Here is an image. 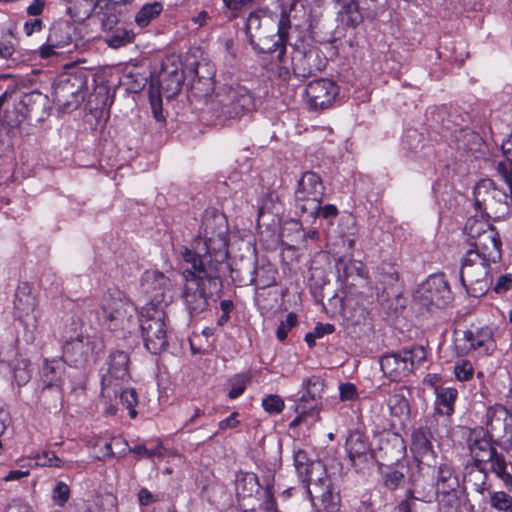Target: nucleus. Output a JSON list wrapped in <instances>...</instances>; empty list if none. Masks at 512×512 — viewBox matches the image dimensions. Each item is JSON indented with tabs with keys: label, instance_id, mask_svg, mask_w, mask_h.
Here are the masks:
<instances>
[{
	"label": "nucleus",
	"instance_id": "obj_50",
	"mask_svg": "<svg viewBox=\"0 0 512 512\" xmlns=\"http://www.w3.org/2000/svg\"><path fill=\"white\" fill-rule=\"evenodd\" d=\"M249 381L250 376L248 374H237L231 378L229 380L231 389L228 392V398L233 400L241 396L245 392Z\"/></svg>",
	"mask_w": 512,
	"mask_h": 512
},
{
	"label": "nucleus",
	"instance_id": "obj_58",
	"mask_svg": "<svg viewBox=\"0 0 512 512\" xmlns=\"http://www.w3.org/2000/svg\"><path fill=\"white\" fill-rule=\"evenodd\" d=\"M69 498L70 487L62 481L57 482L52 490V499L54 503L63 507L68 502Z\"/></svg>",
	"mask_w": 512,
	"mask_h": 512
},
{
	"label": "nucleus",
	"instance_id": "obj_21",
	"mask_svg": "<svg viewBox=\"0 0 512 512\" xmlns=\"http://www.w3.org/2000/svg\"><path fill=\"white\" fill-rule=\"evenodd\" d=\"M466 253H477L482 258L497 262L501 258V240L495 228L487 230L477 241L470 242Z\"/></svg>",
	"mask_w": 512,
	"mask_h": 512
},
{
	"label": "nucleus",
	"instance_id": "obj_24",
	"mask_svg": "<svg viewBox=\"0 0 512 512\" xmlns=\"http://www.w3.org/2000/svg\"><path fill=\"white\" fill-rule=\"evenodd\" d=\"M345 446L352 466L355 468L369 466V447L362 433L359 431L350 432Z\"/></svg>",
	"mask_w": 512,
	"mask_h": 512
},
{
	"label": "nucleus",
	"instance_id": "obj_60",
	"mask_svg": "<svg viewBox=\"0 0 512 512\" xmlns=\"http://www.w3.org/2000/svg\"><path fill=\"white\" fill-rule=\"evenodd\" d=\"M298 323L297 315L293 312H290L286 315L285 321H282L277 330H276V337L279 341H284L289 331L295 327Z\"/></svg>",
	"mask_w": 512,
	"mask_h": 512
},
{
	"label": "nucleus",
	"instance_id": "obj_30",
	"mask_svg": "<svg viewBox=\"0 0 512 512\" xmlns=\"http://www.w3.org/2000/svg\"><path fill=\"white\" fill-rule=\"evenodd\" d=\"M432 433L427 427H420L412 433V451L421 458V461L434 458Z\"/></svg>",
	"mask_w": 512,
	"mask_h": 512
},
{
	"label": "nucleus",
	"instance_id": "obj_14",
	"mask_svg": "<svg viewBox=\"0 0 512 512\" xmlns=\"http://www.w3.org/2000/svg\"><path fill=\"white\" fill-rule=\"evenodd\" d=\"M87 82L82 74L68 75L55 85L53 96L58 105L65 109H75L84 100Z\"/></svg>",
	"mask_w": 512,
	"mask_h": 512
},
{
	"label": "nucleus",
	"instance_id": "obj_5",
	"mask_svg": "<svg viewBox=\"0 0 512 512\" xmlns=\"http://www.w3.org/2000/svg\"><path fill=\"white\" fill-rule=\"evenodd\" d=\"M219 97L214 110L220 119H240L256 110L253 92L240 83L225 85Z\"/></svg>",
	"mask_w": 512,
	"mask_h": 512
},
{
	"label": "nucleus",
	"instance_id": "obj_13",
	"mask_svg": "<svg viewBox=\"0 0 512 512\" xmlns=\"http://www.w3.org/2000/svg\"><path fill=\"white\" fill-rule=\"evenodd\" d=\"M48 104L46 95L38 91L24 94L14 104L13 110L5 111V121L9 127H17L27 118L40 120L43 117L45 108Z\"/></svg>",
	"mask_w": 512,
	"mask_h": 512
},
{
	"label": "nucleus",
	"instance_id": "obj_39",
	"mask_svg": "<svg viewBox=\"0 0 512 512\" xmlns=\"http://www.w3.org/2000/svg\"><path fill=\"white\" fill-rule=\"evenodd\" d=\"M319 463H314L306 451L299 449L294 453V466L301 482L318 474Z\"/></svg>",
	"mask_w": 512,
	"mask_h": 512
},
{
	"label": "nucleus",
	"instance_id": "obj_17",
	"mask_svg": "<svg viewBox=\"0 0 512 512\" xmlns=\"http://www.w3.org/2000/svg\"><path fill=\"white\" fill-rule=\"evenodd\" d=\"M483 423L490 437H502L505 443L512 446V414L504 405L489 406Z\"/></svg>",
	"mask_w": 512,
	"mask_h": 512
},
{
	"label": "nucleus",
	"instance_id": "obj_23",
	"mask_svg": "<svg viewBox=\"0 0 512 512\" xmlns=\"http://www.w3.org/2000/svg\"><path fill=\"white\" fill-rule=\"evenodd\" d=\"M65 362L62 359H45L40 372L43 389L61 391L64 384Z\"/></svg>",
	"mask_w": 512,
	"mask_h": 512
},
{
	"label": "nucleus",
	"instance_id": "obj_44",
	"mask_svg": "<svg viewBox=\"0 0 512 512\" xmlns=\"http://www.w3.org/2000/svg\"><path fill=\"white\" fill-rule=\"evenodd\" d=\"M91 343L90 337L62 343L63 354L73 361H78L88 354Z\"/></svg>",
	"mask_w": 512,
	"mask_h": 512
},
{
	"label": "nucleus",
	"instance_id": "obj_47",
	"mask_svg": "<svg viewBox=\"0 0 512 512\" xmlns=\"http://www.w3.org/2000/svg\"><path fill=\"white\" fill-rule=\"evenodd\" d=\"M339 214L338 208L334 204H326L324 206H321V203H317L315 205L314 209L312 210H304L299 215L301 217L307 216V218L315 220L318 217H321L323 219H326L332 223V220H334Z\"/></svg>",
	"mask_w": 512,
	"mask_h": 512
},
{
	"label": "nucleus",
	"instance_id": "obj_25",
	"mask_svg": "<svg viewBox=\"0 0 512 512\" xmlns=\"http://www.w3.org/2000/svg\"><path fill=\"white\" fill-rule=\"evenodd\" d=\"M469 451L473 464L480 469H487L491 460L499 453L491 441L485 437L471 439Z\"/></svg>",
	"mask_w": 512,
	"mask_h": 512
},
{
	"label": "nucleus",
	"instance_id": "obj_56",
	"mask_svg": "<svg viewBox=\"0 0 512 512\" xmlns=\"http://www.w3.org/2000/svg\"><path fill=\"white\" fill-rule=\"evenodd\" d=\"M262 407L269 414H279L283 411L285 404L279 395L270 394L263 398Z\"/></svg>",
	"mask_w": 512,
	"mask_h": 512
},
{
	"label": "nucleus",
	"instance_id": "obj_55",
	"mask_svg": "<svg viewBox=\"0 0 512 512\" xmlns=\"http://www.w3.org/2000/svg\"><path fill=\"white\" fill-rule=\"evenodd\" d=\"M257 271L259 272V274H258L257 280L254 282V284H256L259 288L264 289V288L270 287L275 284L276 270H274L270 267H265V266L258 267L257 266Z\"/></svg>",
	"mask_w": 512,
	"mask_h": 512
},
{
	"label": "nucleus",
	"instance_id": "obj_45",
	"mask_svg": "<svg viewBox=\"0 0 512 512\" xmlns=\"http://www.w3.org/2000/svg\"><path fill=\"white\" fill-rule=\"evenodd\" d=\"M243 512H278L276 501L273 496V490L270 485L264 490V500L261 501L258 506L251 505L249 502H243L240 504Z\"/></svg>",
	"mask_w": 512,
	"mask_h": 512
},
{
	"label": "nucleus",
	"instance_id": "obj_61",
	"mask_svg": "<svg viewBox=\"0 0 512 512\" xmlns=\"http://www.w3.org/2000/svg\"><path fill=\"white\" fill-rule=\"evenodd\" d=\"M404 470H406V467L400 465L398 469L386 472V487L395 489L405 484L406 478Z\"/></svg>",
	"mask_w": 512,
	"mask_h": 512
},
{
	"label": "nucleus",
	"instance_id": "obj_52",
	"mask_svg": "<svg viewBox=\"0 0 512 512\" xmlns=\"http://www.w3.org/2000/svg\"><path fill=\"white\" fill-rule=\"evenodd\" d=\"M490 505L500 511L512 512V496L503 491L491 493Z\"/></svg>",
	"mask_w": 512,
	"mask_h": 512
},
{
	"label": "nucleus",
	"instance_id": "obj_37",
	"mask_svg": "<svg viewBox=\"0 0 512 512\" xmlns=\"http://www.w3.org/2000/svg\"><path fill=\"white\" fill-rule=\"evenodd\" d=\"M206 75L200 74L199 77H194L191 80L190 89L196 97H207L211 95L215 89V69H207Z\"/></svg>",
	"mask_w": 512,
	"mask_h": 512
},
{
	"label": "nucleus",
	"instance_id": "obj_12",
	"mask_svg": "<svg viewBox=\"0 0 512 512\" xmlns=\"http://www.w3.org/2000/svg\"><path fill=\"white\" fill-rule=\"evenodd\" d=\"M407 395H409V390L405 386H400L394 389L388 399V406L392 417L390 426L393 432L391 433V438H388L387 441H393L394 445L400 448L402 454L405 452L406 447L399 433L404 429L410 418V405Z\"/></svg>",
	"mask_w": 512,
	"mask_h": 512
},
{
	"label": "nucleus",
	"instance_id": "obj_9",
	"mask_svg": "<svg viewBox=\"0 0 512 512\" xmlns=\"http://www.w3.org/2000/svg\"><path fill=\"white\" fill-rule=\"evenodd\" d=\"M404 290V282L400 280L399 272L393 264L386 271V322L397 329L404 327L406 318L408 299L404 296Z\"/></svg>",
	"mask_w": 512,
	"mask_h": 512
},
{
	"label": "nucleus",
	"instance_id": "obj_54",
	"mask_svg": "<svg viewBox=\"0 0 512 512\" xmlns=\"http://www.w3.org/2000/svg\"><path fill=\"white\" fill-rule=\"evenodd\" d=\"M226 16L232 20L239 17L252 0H222Z\"/></svg>",
	"mask_w": 512,
	"mask_h": 512
},
{
	"label": "nucleus",
	"instance_id": "obj_15",
	"mask_svg": "<svg viewBox=\"0 0 512 512\" xmlns=\"http://www.w3.org/2000/svg\"><path fill=\"white\" fill-rule=\"evenodd\" d=\"M185 80L183 69L173 57H167L162 62V68L157 78L152 80L154 92L159 91L161 96L171 99L178 95Z\"/></svg>",
	"mask_w": 512,
	"mask_h": 512
},
{
	"label": "nucleus",
	"instance_id": "obj_8",
	"mask_svg": "<svg viewBox=\"0 0 512 512\" xmlns=\"http://www.w3.org/2000/svg\"><path fill=\"white\" fill-rule=\"evenodd\" d=\"M476 207L494 220L504 219L510 214L512 205L511 193L496 187L491 179L480 180L474 188Z\"/></svg>",
	"mask_w": 512,
	"mask_h": 512
},
{
	"label": "nucleus",
	"instance_id": "obj_42",
	"mask_svg": "<svg viewBox=\"0 0 512 512\" xmlns=\"http://www.w3.org/2000/svg\"><path fill=\"white\" fill-rule=\"evenodd\" d=\"M487 469H480L471 465L467 467V472L464 475V483L466 488H470L479 494H483L488 489L487 487Z\"/></svg>",
	"mask_w": 512,
	"mask_h": 512
},
{
	"label": "nucleus",
	"instance_id": "obj_57",
	"mask_svg": "<svg viewBox=\"0 0 512 512\" xmlns=\"http://www.w3.org/2000/svg\"><path fill=\"white\" fill-rule=\"evenodd\" d=\"M36 465L43 467H57L63 466V461L56 456L53 451L44 450L35 456Z\"/></svg>",
	"mask_w": 512,
	"mask_h": 512
},
{
	"label": "nucleus",
	"instance_id": "obj_27",
	"mask_svg": "<svg viewBox=\"0 0 512 512\" xmlns=\"http://www.w3.org/2000/svg\"><path fill=\"white\" fill-rule=\"evenodd\" d=\"M291 19L289 12L282 9L277 21V31L275 38L271 42V53L278 52L277 61L283 63V57L286 56V47L290 38Z\"/></svg>",
	"mask_w": 512,
	"mask_h": 512
},
{
	"label": "nucleus",
	"instance_id": "obj_26",
	"mask_svg": "<svg viewBox=\"0 0 512 512\" xmlns=\"http://www.w3.org/2000/svg\"><path fill=\"white\" fill-rule=\"evenodd\" d=\"M15 314L19 319L34 312L38 306L37 295L28 282L18 284L13 301Z\"/></svg>",
	"mask_w": 512,
	"mask_h": 512
},
{
	"label": "nucleus",
	"instance_id": "obj_6",
	"mask_svg": "<svg viewBox=\"0 0 512 512\" xmlns=\"http://www.w3.org/2000/svg\"><path fill=\"white\" fill-rule=\"evenodd\" d=\"M491 262L493 261L482 258L477 253H466L463 257L460 281L470 296L478 298L489 290L492 284Z\"/></svg>",
	"mask_w": 512,
	"mask_h": 512
},
{
	"label": "nucleus",
	"instance_id": "obj_32",
	"mask_svg": "<svg viewBox=\"0 0 512 512\" xmlns=\"http://www.w3.org/2000/svg\"><path fill=\"white\" fill-rule=\"evenodd\" d=\"M73 25L65 20L57 21L52 24L48 33V42L50 46L62 48L72 43Z\"/></svg>",
	"mask_w": 512,
	"mask_h": 512
},
{
	"label": "nucleus",
	"instance_id": "obj_46",
	"mask_svg": "<svg viewBox=\"0 0 512 512\" xmlns=\"http://www.w3.org/2000/svg\"><path fill=\"white\" fill-rule=\"evenodd\" d=\"M458 486V480L454 474L452 467L447 464H441L438 467L437 474V487L438 489L443 490V492H447L448 490H455Z\"/></svg>",
	"mask_w": 512,
	"mask_h": 512
},
{
	"label": "nucleus",
	"instance_id": "obj_41",
	"mask_svg": "<svg viewBox=\"0 0 512 512\" xmlns=\"http://www.w3.org/2000/svg\"><path fill=\"white\" fill-rule=\"evenodd\" d=\"M164 10L162 2L154 1L145 3L135 14L134 22L140 28H145L157 19Z\"/></svg>",
	"mask_w": 512,
	"mask_h": 512
},
{
	"label": "nucleus",
	"instance_id": "obj_43",
	"mask_svg": "<svg viewBox=\"0 0 512 512\" xmlns=\"http://www.w3.org/2000/svg\"><path fill=\"white\" fill-rule=\"evenodd\" d=\"M87 337L90 336L85 333L83 321L76 317H71L67 320L60 335L62 343L78 339H86Z\"/></svg>",
	"mask_w": 512,
	"mask_h": 512
},
{
	"label": "nucleus",
	"instance_id": "obj_53",
	"mask_svg": "<svg viewBox=\"0 0 512 512\" xmlns=\"http://www.w3.org/2000/svg\"><path fill=\"white\" fill-rule=\"evenodd\" d=\"M382 435L375 434L369 447V465L376 464L378 469H382Z\"/></svg>",
	"mask_w": 512,
	"mask_h": 512
},
{
	"label": "nucleus",
	"instance_id": "obj_2",
	"mask_svg": "<svg viewBox=\"0 0 512 512\" xmlns=\"http://www.w3.org/2000/svg\"><path fill=\"white\" fill-rule=\"evenodd\" d=\"M99 318L102 324L111 332L125 338L138 326L140 313L129 300L121 297L118 292L104 294L101 299Z\"/></svg>",
	"mask_w": 512,
	"mask_h": 512
},
{
	"label": "nucleus",
	"instance_id": "obj_3",
	"mask_svg": "<svg viewBox=\"0 0 512 512\" xmlns=\"http://www.w3.org/2000/svg\"><path fill=\"white\" fill-rule=\"evenodd\" d=\"M291 48L290 63H287L285 56L283 63L278 62L280 77L286 79L293 73L297 78H308L326 68L328 59L319 47L299 39Z\"/></svg>",
	"mask_w": 512,
	"mask_h": 512
},
{
	"label": "nucleus",
	"instance_id": "obj_36",
	"mask_svg": "<svg viewBox=\"0 0 512 512\" xmlns=\"http://www.w3.org/2000/svg\"><path fill=\"white\" fill-rule=\"evenodd\" d=\"M103 1L105 4H100V6H98L99 11H96L95 14L101 23L102 29L110 31L118 24L121 12L118 3L114 1Z\"/></svg>",
	"mask_w": 512,
	"mask_h": 512
},
{
	"label": "nucleus",
	"instance_id": "obj_62",
	"mask_svg": "<svg viewBox=\"0 0 512 512\" xmlns=\"http://www.w3.org/2000/svg\"><path fill=\"white\" fill-rule=\"evenodd\" d=\"M149 100L152 112L157 121L163 120L162 115V96L159 91L154 92V84L150 83L149 86Z\"/></svg>",
	"mask_w": 512,
	"mask_h": 512
},
{
	"label": "nucleus",
	"instance_id": "obj_29",
	"mask_svg": "<svg viewBox=\"0 0 512 512\" xmlns=\"http://www.w3.org/2000/svg\"><path fill=\"white\" fill-rule=\"evenodd\" d=\"M302 483L313 505L314 502L320 500L333 488L331 478L326 474L321 465H318V474Z\"/></svg>",
	"mask_w": 512,
	"mask_h": 512
},
{
	"label": "nucleus",
	"instance_id": "obj_40",
	"mask_svg": "<svg viewBox=\"0 0 512 512\" xmlns=\"http://www.w3.org/2000/svg\"><path fill=\"white\" fill-rule=\"evenodd\" d=\"M436 392V405L439 413L450 416L454 413V405L458 398V391L452 387H438Z\"/></svg>",
	"mask_w": 512,
	"mask_h": 512
},
{
	"label": "nucleus",
	"instance_id": "obj_35",
	"mask_svg": "<svg viewBox=\"0 0 512 512\" xmlns=\"http://www.w3.org/2000/svg\"><path fill=\"white\" fill-rule=\"evenodd\" d=\"M261 485L259 478L255 473L247 472L237 481V497L239 505L243 502H248L254 493L258 494Z\"/></svg>",
	"mask_w": 512,
	"mask_h": 512
},
{
	"label": "nucleus",
	"instance_id": "obj_10",
	"mask_svg": "<svg viewBox=\"0 0 512 512\" xmlns=\"http://www.w3.org/2000/svg\"><path fill=\"white\" fill-rule=\"evenodd\" d=\"M414 299L427 311H434L447 307L453 294L444 274H433L417 287Z\"/></svg>",
	"mask_w": 512,
	"mask_h": 512
},
{
	"label": "nucleus",
	"instance_id": "obj_19",
	"mask_svg": "<svg viewBox=\"0 0 512 512\" xmlns=\"http://www.w3.org/2000/svg\"><path fill=\"white\" fill-rule=\"evenodd\" d=\"M130 358L127 352L122 350L112 351L107 360V373L101 379V394L112 387L114 381H127L130 378L129 374Z\"/></svg>",
	"mask_w": 512,
	"mask_h": 512
},
{
	"label": "nucleus",
	"instance_id": "obj_34",
	"mask_svg": "<svg viewBox=\"0 0 512 512\" xmlns=\"http://www.w3.org/2000/svg\"><path fill=\"white\" fill-rule=\"evenodd\" d=\"M341 5L338 13L341 23L345 28H356L363 20L356 0H335Z\"/></svg>",
	"mask_w": 512,
	"mask_h": 512
},
{
	"label": "nucleus",
	"instance_id": "obj_28",
	"mask_svg": "<svg viewBox=\"0 0 512 512\" xmlns=\"http://www.w3.org/2000/svg\"><path fill=\"white\" fill-rule=\"evenodd\" d=\"M464 340L468 349L479 354H487L494 347L493 332L488 326L464 332Z\"/></svg>",
	"mask_w": 512,
	"mask_h": 512
},
{
	"label": "nucleus",
	"instance_id": "obj_16",
	"mask_svg": "<svg viewBox=\"0 0 512 512\" xmlns=\"http://www.w3.org/2000/svg\"><path fill=\"white\" fill-rule=\"evenodd\" d=\"M142 287L149 296V302L144 307L164 309L171 301V280L160 271H145L142 277Z\"/></svg>",
	"mask_w": 512,
	"mask_h": 512
},
{
	"label": "nucleus",
	"instance_id": "obj_22",
	"mask_svg": "<svg viewBox=\"0 0 512 512\" xmlns=\"http://www.w3.org/2000/svg\"><path fill=\"white\" fill-rule=\"evenodd\" d=\"M303 394L299 398V403L295 406V411L303 409V412L314 410L320 404L322 394L325 388V381L319 376H311L302 382Z\"/></svg>",
	"mask_w": 512,
	"mask_h": 512
},
{
	"label": "nucleus",
	"instance_id": "obj_4",
	"mask_svg": "<svg viewBox=\"0 0 512 512\" xmlns=\"http://www.w3.org/2000/svg\"><path fill=\"white\" fill-rule=\"evenodd\" d=\"M164 309L142 307L139 327L145 348L154 355L165 351L169 346V330Z\"/></svg>",
	"mask_w": 512,
	"mask_h": 512
},
{
	"label": "nucleus",
	"instance_id": "obj_38",
	"mask_svg": "<svg viewBox=\"0 0 512 512\" xmlns=\"http://www.w3.org/2000/svg\"><path fill=\"white\" fill-rule=\"evenodd\" d=\"M337 272L338 278L345 285H354L353 282L349 281L350 279L354 280L355 278H364L363 264L354 260L340 259L337 262Z\"/></svg>",
	"mask_w": 512,
	"mask_h": 512
},
{
	"label": "nucleus",
	"instance_id": "obj_63",
	"mask_svg": "<svg viewBox=\"0 0 512 512\" xmlns=\"http://www.w3.org/2000/svg\"><path fill=\"white\" fill-rule=\"evenodd\" d=\"M120 400L123 405L129 409V415L131 418H135L137 415L134 407L137 405V393L134 389H125L120 393Z\"/></svg>",
	"mask_w": 512,
	"mask_h": 512
},
{
	"label": "nucleus",
	"instance_id": "obj_33",
	"mask_svg": "<svg viewBox=\"0 0 512 512\" xmlns=\"http://www.w3.org/2000/svg\"><path fill=\"white\" fill-rule=\"evenodd\" d=\"M487 473L494 474L508 490L512 491V462L508 461L504 454L499 452L491 460Z\"/></svg>",
	"mask_w": 512,
	"mask_h": 512
},
{
	"label": "nucleus",
	"instance_id": "obj_7",
	"mask_svg": "<svg viewBox=\"0 0 512 512\" xmlns=\"http://www.w3.org/2000/svg\"><path fill=\"white\" fill-rule=\"evenodd\" d=\"M274 16L268 7H258L246 19L244 32L249 45L257 53H271V42L275 38Z\"/></svg>",
	"mask_w": 512,
	"mask_h": 512
},
{
	"label": "nucleus",
	"instance_id": "obj_11",
	"mask_svg": "<svg viewBox=\"0 0 512 512\" xmlns=\"http://www.w3.org/2000/svg\"><path fill=\"white\" fill-rule=\"evenodd\" d=\"M325 189L322 177L318 173L311 170L303 172L294 193L297 213L312 210L317 203H322Z\"/></svg>",
	"mask_w": 512,
	"mask_h": 512
},
{
	"label": "nucleus",
	"instance_id": "obj_20",
	"mask_svg": "<svg viewBox=\"0 0 512 512\" xmlns=\"http://www.w3.org/2000/svg\"><path fill=\"white\" fill-rule=\"evenodd\" d=\"M453 140L457 151L474 159H479L486 153V145L483 138L470 128L465 127L455 130Z\"/></svg>",
	"mask_w": 512,
	"mask_h": 512
},
{
	"label": "nucleus",
	"instance_id": "obj_51",
	"mask_svg": "<svg viewBox=\"0 0 512 512\" xmlns=\"http://www.w3.org/2000/svg\"><path fill=\"white\" fill-rule=\"evenodd\" d=\"M491 228L492 226L487 222L476 219H469L465 226V230L471 242L477 241V239L480 238L483 233H485L487 230H490Z\"/></svg>",
	"mask_w": 512,
	"mask_h": 512
},
{
	"label": "nucleus",
	"instance_id": "obj_49",
	"mask_svg": "<svg viewBox=\"0 0 512 512\" xmlns=\"http://www.w3.org/2000/svg\"><path fill=\"white\" fill-rule=\"evenodd\" d=\"M314 508L317 512H338L340 508V496L330 489L324 497L314 502Z\"/></svg>",
	"mask_w": 512,
	"mask_h": 512
},
{
	"label": "nucleus",
	"instance_id": "obj_31",
	"mask_svg": "<svg viewBox=\"0 0 512 512\" xmlns=\"http://www.w3.org/2000/svg\"><path fill=\"white\" fill-rule=\"evenodd\" d=\"M410 357L409 353H402V351L398 353L386 352V369H389L388 372L386 371V377L391 381H398L406 376L411 371L407 362Z\"/></svg>",
	"mask_w": 512,
	"mask_h": 512
},
{
	"label": "nucleus",
	"instance_id": "obj_64",
	"mask_svg": "<svg viewBox=\"0 0 512 512\" xmlns=\"http://www.w3.org/2000/svg\"><path fill=\"white\" fill-rule=\"evenodd\" d=\"M440 512H460V502L455 494L447 495L439 503Z\"/></svg>",
	"mask_w": 512,
	"mask_h": 512
},
{
	"label": "nucleus",
	"instance_id": "obj_48",
	"mask_svg": "<svg viewBox=\"0 0 512 512\" xmlns=\"http://www.w3.org/2000/svg\"><path fill=\"white\" fill-rule=\"evenodd\" d=\"M135 33L126 28L116 29L111 35L105 38V43L113 48L117 49L126 46L134 41Z\"/></svg>",
	"mask_w": 512,
	"mask_h": 512
},
{
	"label": "nucleus",
	"instance_id": "obj_1",
	"mask_svg": "<svg viewBox=\"0 0 512 512\" xmlns=\"http://www.w3.org/2000/svg\"><path fill=\"white\" fill-rule=\"evenodd\" d=\"M228 245L229 227L225 215L215 208L206 209L199 235L180 250L184 263L181 297L191 316L203 313L217 301L228 272L239 286L252 285L257 280V261H240L231 266Z\"/></svg>",
	"mask_w": 512,
	"mask_h": 512
},
{
	"label": "nucleus",
	"instance_id": "obj_18",
	"mask_svg": "<svg viewBox=\"0 0 512 512\" xmlns=\"http://www.w3.org/2000/svg\"><path fill=\"white\" fill-rule=\"evenodd\" d=\"M305 94L311 108L323 110L329 108L339 95V86L330 79L320 78L307 85Z\"/></svg>",
	"mask_w": 512,
	"mask_h": 512
},
{
	"label": "nucleus",
	"instance_id": "obj_59",
	"mask_svg": "<svg viewBox=\"0 0 512 512\" xmlns=\"http://www.w3.org/2000/svg\"><path fill=\"white\" fill-rule=\"evenodd\" d=\"M454 374L459 381H468L472 379L474 368L469 360L461 359L454 366Z\"/></svg>",
	"mask_w": 512,
	"mask_h": 512
}]
</instances>
